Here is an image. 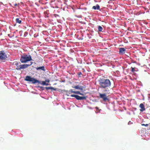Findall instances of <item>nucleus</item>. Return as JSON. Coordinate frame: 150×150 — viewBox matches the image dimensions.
I'll return each instance as SVG.
<instances>
[{
    "mask_svg": "<svg viewBox=\"0 0 150 150\" xmlns=\"http://www.w3.org/2000/svg\"><path fill=\"white\" fill-rule=\"evenodd\" d=\"M98 82L99 88L103 92L106 94H109L111 85V83L110 80L105 78H100Z\"/></svg>",
    "mask_w": 150,
    "mask_h": 150,
    "instance_id": "1",
    "label": "nucleus"
},
{
    "mask_svg": "<svg viewBox=\"0 0 150 150\" xmlns=\"http://www.w3.org/2000/svg\"><path fill=\"white\" fill-rule=\"evenodd\" d=\"M65 92V95L68 96H70L72 97H75L77 100H85L86 98L85 96L81 97L77 95H72L71 93L69 91L65 90H62V93Z\"/></svg>",
    "mask_w": 150,
    "mask_h": 150,
    "instance_id": "2",
    "label": "nucleus"
},
{
    "mask_svg": "<svg viewBox=\"0 0 150 150\" xmlns=\"http://www.w3.org/2000/svg\"><path fill=\"white\" fill-rule=\"evenodd\" d=\"M32 60L31 57L30 55H24L21 56L20 58V61L22 63H26Z\"/></svg>",
    "mask_w": 150,
    "mask_h": 150,
    "instance_id": "3",
    "label": "nucleus"
},
{
    "mask_svg": "<svg viewBox=\"0 0 150 150\" xmlns=\"http://www.w3.org/2000/svg\"><path fill=\"white\" fill-rule=\"evenodd\" d=\"M25 80L27 81L31 82L33 84H35L36 83H40L39 80L34 78H31L30 76H26L25 78Z\"/></svg>",
    "mask_w": 150,
    "mask_h": 150,
    "instance_id": "4",
    "label": "nucleus"
},
{
    "mask_svg": "<svg viewBox=\"0 0 150 150\" xmlns=\"http://www.w3.org/2000/svg\"><path fill=\"white\" fill-rule=\"evenodd\" d=\"M32 63L33 62H31L30 64H23L18 65L17 66L16 69L17 70H21V69H25L31 65Z\"/></svg>",
    "mask_w": 150,
    "mask_h": 150,
    "instance_id": "5",
    "label": "nucleus"
},
{
    "mask_svg": "<svg viewBox=\"0 0 150 150\" xmlns=\"http://www.w3.org/2000/svg\"><path fill=\"white\" fill-rule=\"evenodd\" d=\"M7 58V55L4 51H2L0 52V60H5Z\"/></svg>",
    "mask_w": 150,
    "mask_h": 150,
    "instance_id": "6",
    "label": "nucleus"
},
{
    "mask_svg": "<svg viewBox=\"0 0 150 150\" xmlns=\"http://www.w3.org/2000/svg\"><path fill=\"white\" fill-rule=\"evenodd\" d=\"M104 93L103 94L99 93V97L100 98H102L104 101H106L108 100V98L106 95L107 94L105 93Z\"/></svg>",
    "mask_w": 150,
    "mask_h": 150,
    "instance_id": "7",
    "label": "nucleus"
},
{
    "mask_svg": "<svg viewBox=\"0 0 150 150\" xmlns=\"http://www.w3.org/2000/svg\"><path fill=\"white\" fill-rule=\"evenodd\" d=\"M139 107L141 108L140 110L141 112H143L145 110V106L143 103H141L139 105Z\"/></svg>",
    "mask_w": 150,
    "mask_h": 150,
    "instance_id": "8",
    "label": "nucleus"
},
{
    "mask_svg": "<svg viewBox=\"0 0 150 150\" xmlns=\"http://www.w3.org/2000/svg\"><path fill=\"white\" fill-rule=\"evenodd\" d=\"M50 81L49 79L45 80V81H42L41 84L43 85L48 86L49 85L48 83Z\"/></svg>",
    "mask_w": 150,
    "mask_h": 150,
    "instance_id": "9",
    "label": "nucleus"
},
{
    "mask_svg": "<svg viewBox=\"0 0 150 150\" xmlns=\"http://www.w3.org/2000/svg\"><path fill=\"white\" fill-rule=\"evenodd\" d=\"M72 88H74L76 89H79L81 91H83V87L81 86H79V85H78L74 87H72Z\"/></svg>",
    "mask_w": 150,
    "mask_h": 150,
    "instance_id": "10",
    "label": "nucleus"
},
{
    "mask_svg": "<svg viewBox=\"0 0 150 150\" xmlns=\"http://www.w3.org/2000/svg\"><path fill=\"white\" fill-rule=\"evenodd\" d=\"M126 51V50L123 48H120L119 49V52L120 53H121V54H124L125 53V51Z\"/></svg>",
    "mask_w": 150,
    "mask_h": 150,
    "instance_id": "11",
    "label": "nucleus"
},
{
    "mask_svg": "<svg viewBox=\"0 0 150 150\" xmlns=\"http://www.w3.org/2000/svg\"><path fill=\"white\" fill-rule=\"evenodd\" d=\"M37 70H41L45 71V67L44 66H41L35 68Z\"/></svg>",
    "mask_w": 150,
    "mask_h": 150,
    "instance_id": "12",
    "label": "nucleus"
},
{
    "mask_svg": "<svg viewBox=\"0 0 150 150\" xmlns=\"http://www.w3.org/2000/svg\"><path fill=\"white\" fill-rule=\"evenodd\" d=\"M92 8L94 10H99L100 9V6L98 4H97L96 6H93L92 7Z\"/></svg>",
    "mask_w": 150,
    "mask_h": 150,
    "instance_id": "13",
    "label": "nucleus"
},
{
    "mask_svg": "<svg viewBox=\"0 0 150 150\" xmlns=\"http://www.w3.org/2000/svg\"><path fill=\"white\" fill-rule=\"evenodd\" d=\"M45 88L46 90H48L49 89L53 90L55 91H56L57 90L56 88H54L53 87L50 86L49 87H46Z\"/></svg>",
    "mask_w": 150,
    "mask_h": 150,
    "instance_id": "14",
    "label": "nucleus"
},
{
    "mask_svg": "<svg viewBox=\"0 0 150 150\" xmlns=\"http://www.w3.org/2000/svg\"><path fill=\"white\" fill-rule=\"evenodd\" d=\"M22 19L21 18H16V22L17 23H21L22 22L21 21Z\"/></svg>",
    "mask_w": 150,
    "mask_h": 150,
    "instance_id": "15",
    "label": "nucleus"
},
{
    "mask_svg": "<svg viewBox=\"0 0 150 150\" xmlns=\"http://www.w3.org/2000/svg\"><path fill=\"white\" fill-rule=\"evenodd\" d=\"M98 29L99 32H102L103 30V28L100 25L98 26Z\"/></svg>",
    "mask_w": 150,
    "mask_h": 150,
    "instance_id": "16",
    "label": "nucleus"
},
{
    "mask_svg": "<svg viewBox=\"0 0 150 150\" xmlns=\"http://www.w3.org/2000/svg\"><path fill=\"white\" fill-rule=\"evenodd\" d=\"M74 93L78 94L81 95L83 96L84 94L83 93H81L80 91H75Z\"/></svg>",
    "mask_w": 150,
    "mask_h": 150,
    "instance_id": "17",
    "label": "nucleus"
},
{
    "mask_svg": "<svg viewBox=\"0 0 150 150\" xmlns=\"http://www.w3.org/2000/svg\"><path fill=\"white\" fill-rule=\"evenodd\" d=\"M44 16L45 18L48 17V13L47 11H45L44 12Z\"/></svg>",
    "mask_w": 150,
    "mask_h": 150,
    "instance_id": "18",
    "label": "nucleus"
},
{
    "mask_svg": "<svg viewBox=\"0 0 150 150\" xmlns=\"http://www.w3.org/2000/svg\"><path fill=\"white\" fill-rule=\"evenodd\" d=\"M14 64L17 66H18V65L19 64V63L17 62H15L13 63Z\"/></svg>",
    "mask_w": 150,
    "mask_h": 150,
    "instance_id": "19",
    "label": "nucleus"
},
{
    "mask_svg": "<svg viewBox=\"0 0 150 150\" xmlns=\"http://www.w3.org/2000/svg\"><path fill=\"white\" fill-rule=\"evenodd\" d=\"M131 71L132 72H134V71H135V70H134V68L132 67H131Z\"/></svg>",
    "mask_w": 150,
    "mask_h": 150,
    "instance_id": "20",
    "label": "nucleus"
},
{
    "mask_svg": "<svg viewBox=\"0 0 150 150\" xmlns=\"http://www.w3.org/2000/svg\"><path fill=\"white\" fill-rule=\"evenodd\" d=\"M78 75L79 77H81V76L82 75V73L81 72H79L78 73Z\"/></svg>",
    "mask_w": 150,
    "mask_h": 150,
    "instance_id": "21",
    "label": "nucleus"
},
{
    "mask_svg": "<svg viewBox=\"0 0 150 150\" xmlns=\"http://www.w3.org/2000/svg\"><path fill=\"white\" fill-rule=\"evenodd\" d=\"M142 126H147L148 125V124H141Z\"/></svg>",
    "mask_w": 150,
    "mask_h": 150,
    "instance_id": "22",
    "label": "nucleus"
},
{
    "mask_svg": "<svg viewBox=\"0 0 150 150\" xmlns=\"http://www.w3.org/2000/svg\"><path fill=\"white\" fill-rule=\"evenodd\" d=\"M69 91L71 93H74V92L75 91H73L72 89H70Z\"/></svg>",
    "mask_w": 150,
    "mask_h": 150,
    "instance_id": "23",
    "label": "nucleus"
},
{
    "mask_svg": "<svg viewBox=\"0 0 150 150\" xmlns=\"http://www.w3.org/2000/svg\"><path fill=\"white\" fill-rule=\"evenodd\" d=\"M17 5V4L16 3L15 4H14V6H16Z\"/></svg>",
    "mask_w": 150,
    "mask_h": 150,
    "instance_id": "24",
    "label": "nucleus"
},
{
    "mask_svg": "<svg viewBox=\"0 0 150 150\" xmlns=\"http://www.w3.org/2000/svg\"><path fill=\"white\" fill-rule=\"evenodd\" d=\"M131 122L130 121L129 122L128 124H130L131 123Z\"/></svg>",
    "mask_w": 150,
    "mask_h": 150,
    "instance_id": "25",
    "label": "nucleus"
},
{
    "mask_svg": "<svg viewBox=\"0 0 150 150\" xmlns=\"http://www.w3.org/2000/svg\"><path fill=\"white\" fill-rule=\"evenodd\" d=\"M62 90H60H60H59V91H59V92H62Z\"/></svg>",
    "mask_w": 150,
    "mask_h": 150,
    "instance_id": "26",
    "label": "nucleus"
},
{
    "mask_svg": "<svg viewBox=\"0 0 150 150\" xmlns=\"http://www.w3.org/2000/svg\"><path fill=\"white\" fill-rule=\"evenodd\" d=\"M96 108H98L97 107H96Z\"/></svg>",
    "mask_w": 150,
    "mask_h": 150,
    "instance_id": "27",
    "label": "nucleus"
}]
</instances>
